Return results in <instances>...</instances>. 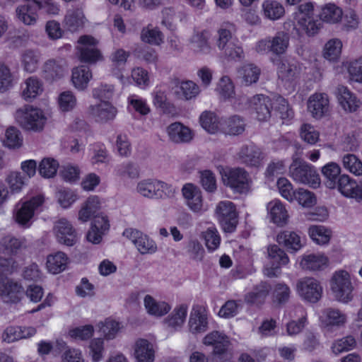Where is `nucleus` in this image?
Instances as JSON below:
<instances>
[{"label": "nucleus", "mask_w": 362, "mask_h": 362, "mask_svg": "<svg viewBox=\"0 0 362 362\" xmlns=\"http://www.w3.org/2000/svg\"><path fill=\"white\" fill-rule=\"evenodd\" d=\"M236 33V26L230 22L223 23L217 30L216 45L228 59L239 61L245 54L241 46L231 41L233 35Z\"/></svg>", "instance_id": "obj_1"}, {"label": "nucleus", "mask_w": 362, "mask_h": 362, "mask_svg": "<svg viewBox=\"0 0 362 362\" xmlns=\"http://www.w3.org/2000/svg\"><path fill=\"white\" fill-rule=\"evenodd\" d=\"M16 122L24 130L33 132H42L47 123L45 112L33 105H24L14 113Z\"/></svg>", "instance_id": "obj_2"}, {"label": "nucleus", "mask_w": 362, "mask_h": 362, "mask_svg": "<svg viewBox=\"0 0 362 362\" xmlns=\"http://www.w3.org/2000/svg\"><path fill=\"white\" fill-rule=\"evenodd\" d=\"M289 176L297 183L308 185L316 189L320 187L321 180L316 168L311 164L293 158L289 166Z\"/></svg>", "instance_id": "obj_3"}, {"label": "nucleus", "mask_w": 362, "mask_h": 362, "mask_svg": "<svg viewBox=\"0 0 362 362\" xmlns=\"http://www.w3.org/2000/svg\"><path fill=\"white\" fill-rule=\"evenodd\" d=\"M218 170L224 185L238 193H246L249 191L251 179L244 168L218 167Z\"/></svg>", "instance_id": "obj_4"}, {"label": "nucleus", "mask_w": 362, "mask_h": 362, "mask_svg": "<svg viewBox=\"0 0 362 362\" xmlns=\"http://www.w3.org/2000/svg\"><path fill=\"white\" fill-rule=\"evenodd\" d=\"M329 286L334 298L347 303L354 298V286L348 272L339 269L334 272L329 281Z\"/></svg>", "instance_id": "obj_5"}, {"label": "nucleus", "mask_w": 362, "mask_h": 362, "mask_svg": "<svg viewBox=\"0 0 362 362\" xmlns=\"http://www.w3.org/2000/svg\"><path fill=\"white\" fill-rule=\"evenodd\" d=\"M45 202L43 194H39L30 199L20 202L16 206L14 218L16 223L25 228L31 226L35 211L40 209Z\"/></svg>", "instance_id": "obj_6"}, {"label": "nucleus", "mask_w": 362, "mask_h": 362, "mask_svg": "<svg viewBox=\"0 0 362 362\" xmlns=\"http://www.w3.org/2000/svg\"><path fill=\"white\" fill-rule=\"evenodd\" d=\"M215 214L225 232L232 233L235 230L238 224V214L232 202H220L216 205Z\"/></svg>", "instance_id": "obj_7"}, {"label": "nucleus", "mask_w": 362, "mask_h": 362, "mask_svg": "<svg viewBox=\"0 0 362 362\" xmlns=\"http://www.w3.org/2000/svg\"><path fill=\"white\" fill-rule=\"evenodd\" d=\"M296 291L303 300L315 303L322 297V287L315 278L303 277L297 281Z\"/></svg>", "instance_id": "obj_8"}, {"label": "nucleus", "mask_w": 362, "mask_h": 362, "mask_svg": "<svg viewBox=\"0 0 362 362\" xmlns=\"http://www.w3.org/2000/svg\"><path fill=\"white\" fill-rule=\"evenodd\" d=\"M307 110L311 117L317 120L329 116L332 112L329 95L320 92L310 95L307 102Z\"/></svg>", "instance_id": "obj_9"}, {"label": "nucleus", "mask_w": 362, "mask_h": 362, "mask_svg": "<svg viewBox=\"0 0 362 362\" xmlns=\"http://www.w3.org/2000/svg\"><path fill=\"white\" fill-rule=\"evenodd\" d=\"M78 42L77 49L81 62L91 64L102 59L101 53L96 47L98 42L93 37L83 35L79 37Z\"/></svg>", "instance_id": "obj_10"}, {"label": "nucleus", "mask_w": 362, "mask_h": 362, "mask_svg": "<svg viewBox=\"0 0 362 362\" xmlns=\"http://www.w3.org/2000/svg\"><path fill=\"white\" fill-rule=\"evenodd\" d=\"M123 235L128 238L142 254H153L157 251V245L154 240L141 231L133 228H127Z\"/></svg>", "instance_id": "obj_11"}, {"label": "nucleus", "mask_w": 362, "mask_h": 362, "mask_svg": "<svg viewBox=\"0 0 362 362\" xmlns=\"http://www.w3.org/2000/svg\"><path fill=\"white\" fill-rule=\"evenodd\" d=\"M273 62L277 66L279 78L284 82L285 85L288 83L289 88H293L294 82L300 76V65L297 62H289L286 59H279Z\"/></svg>", "instance_id": "obj_12"}, {"label": "nucleus", "mask_w": 362, "mask_h": 362, "mask_svg": "<svg viewBox=\"0 0 362 362\" xmlns=\"http://www.w3.org/2000/svg\"><path fill=\"white\" fill-rule=\"evenodd\" d=\"M268 258L272 263V267L264 268V274L269 277L277 276L280 272L279 268L288 264L289 258L285 251L276 245H271L267 247Z\"/></svg>", "instance_id": "obj_13"}, {"label": "nucleus", "mask_w": 362, "mask_h": 362, "mask_svg": "<svg viewBox=\"0 0 362 362\" xmlns=\"http://www.w3.org/2000/svg\"><path fill=\"white\" fill-rule=\"evenodd\" d=\"M53 230L57 241L61 244L73 246L78 241L76 230L66 218H60L55 222Z\"/></svg>", "instance_id": "obj_14"}, {"label": "nucleus", "mask_w": 362, "mask_h": 362, "mask_svg": "<svg viewBox=\"0 0 362 362\" xmlns=\"http://www.w3.org/2000/svg\"><path fill=\"white\" fill-rule=\"evenodd\" d=\"M335 96L339 105L346 113L356 112L361 105L358 97L346 86H339Z\"/></svg>", "instance_id": "obj_15"}, {"label": "nucleus", "mask_w": 362, "mask_h": 362, "mask_svg": "<svg viewBox=\"0 0 362 362\" xmlns=\"http://www.w3.org/2000/svg\"><path fill=\"white\" fill-rule=\"evenodd\" d=\"M265 156L262 150L253 144L243 146L238 153V158L243 163L252 167L262 165Z\"/></svg>", "instance_id": "obj_16"}, {"label": "nucleus", "mask_w": 362, "mask_h": 362, "mask_svg": "<svg viewBox=\"0 0 362 362\" xmlns=\"http://www.w3.org/2000/svg\"><path fill=\"white\" fill-rule=\"evenodd\" d=\"M298 263L303 270L316 272L326 269L329 259L323 253L305 254L299 257Z\"/></svg>", "instance_id": "obj_17"}, {"label": "nucleus", "mask_w": 362, "mask_h": 362, "mask_svg": "<svg viewBox=\"0 0 362 362\" xmlns=\"http://www.w3.org/2000/svg\"><path fill=\"white\" fill-rule=\"evenodd\" d=\"M182 193L186 205L191 211L194 213H200L203 211V198L199 187L187 183L183 186Z\"/></svg>", "instance_id": "obj_18"}, {"label": "nucleus", "mask_w": 362, "mask_h": 362, "mask_svg": "<svg viewBox=\"0 0 362 362\" xmlns=\"http://www.w3.org/2000/svg\"><path fill=\"white\" fill-rule=\"evenodd\" d=\"M22 286L7 276H0V296L4 301L16 303L23 296Z\"/></svg>", "instance_id": "obj_19"}, {"label": "nucleus", "mask_w": 362, "mask_h": 362, "mask_svg": "<svg viewBox=\"0 0 362 362\" xmlns=\"http://www.w3.org/2000/svg\"><path fill=\"white\" fill-rule=\"evenodd\" d=\"M117 109L108 101H102L88 107V115L97 122H106L113 119L117 115Z\"/></svg>", "instance_id": "obj_20"}, {"label": "nucleus", "mask_w": 362, "mask_h": 362, "mask_svg": "<svg viewBox=\"0 0 362 362\" xmlns=\"http://www.w3.org/2000/svg\"><path fill=\"white\" fill-rule=\"evenodd\" d=\"M211 34L208 30H194L189 38L190 47L198 54H209L211 50Z\"/></svg>", "instance_id": "obj_21"}, {"label": "nucleus", "mask_w": 362, "mask_h": 362, "mask_svg": "<svg viewBox=\"0 0 362 362\" xmlns=\"http://www.w3.org/2000/svg\"><path fill=\"white\" fill-rule=\"evenodd\" d=\"M321 326L327 331L333 327L344 326L346 322V315L339 310L334 308H326L323 310L319 316Z\"/></svg>", "instance_id": "obj_22"}, {"label": "nucleus", "mask_w": 362, "mask_h": 362, "mask_svg": "<svg viewBox=\"0 0 362 362\" xmlns=\"http://www.w3.org/2000/svg\"><path fill=\"white\" fill-rule=\"evenodd\" d=\"M189 331L193 334H202L209 328V320L206 312L202 308H193L188 321Z\"/></svg>", "instance_id": "obj_23"}, {"label": "nucleus", "mask_w": 362, "mask_h": 362, "mask_svg": "<svg viewBox=\"0 0 362 362\" xmlns=\"http://www.w3.org/2000/svg\"><path fill=\"white\" fill-rule=\"evenodd\" d=\"M267 217L278 226H285L288 220V211L279 199H274L267 204Z\"/></svg>", "instance_id": "obj_24"}, {"label": "nucleus", "mask_w": 362, "mask_h": 362, "mask_svg": "<svg viewBox=\"0 0 362 362\" xmlns=\"http://www.w3.org/2000/svg\"><path fill=\"white\" fill-rule=\"evenodd\" d=\"M203 343L206 346H213L214 354L218 356L226 354L229 346L228 337L218 331L207 334L203 339Z\"/></svg>", "instance_id": "obj_25"}, {"label": "nucleus", "mask_w": 362, "mask_h": 362, "mask_svg": "<svg viewBox=\"0 0 362 362\" xmlns=\"http://www.w3.org/2000/svg\"><path fill=\"white\" fill-rule=\"evenodd\" d=\"M338 190L345 197L361 202L358 183L347 175H341L337 184Z\"/></svg>", "instance_id": "obj_26"}, {"label": "nucleus", "mask_w": 362, "mask_h": 362, "mask_svg": "<svg viewBox=\"0 0 362 362\" xmlns=\"http://www.w3.org/2000/svg\"><path fill=\"white\" fill-rule=\"evenodd\" d=\"M276 242L289 252L296 253L304 245L300 236L293 231L283 230L276 235Z\"/></svg>", "instance_id": "obj_27"}, {"label": "nucleus", "mask_w": 362, "mask_h": 362, "mask_svg": "<svg viewBox=\"0 0 362 362\" xmlns=\"http://www.w3.org/2000/svg\"><path fill=\"white\" fill-rule=\"evenodd\" d=\"M110 225L106 216H96L91 223L90 228L87 233L86 238L88 242L98 244L101 242L103 236L109 230Z\"/></svg>", "instance_id": "obj_28"}, {"label": "nucleus", "mask_w": 362, "mask_h": 362, "mask_svg": "<svg viewBox=\"0 0 362 362\" xmlns=\"http://www.w3.org/2000/svg\"><path fill=\"white\" fill-rule=\"evenodd\" d=\"M66 73V64L63 60L50 59L43 66V76L51 82L61 79Z\"/></svg>", "instance_id": "obj_29"}, {"label": "nucleus", "mask_w": 362, "mask_h": 362, "mask_svg": "<svg viewBox=\"0 0 362 362\" xmlns=\"http://www.w3.org/2000/svg\"><path fill=\"white\" fill-rule=\"evenodd\" d=\"M134 356L137 362H153L155 349L153 344L145 339H138L134 345Z\"/></svg>", "instance_id": "obj_30"}, {"label": "nucleus", "mask_w": 362, "mask_h": 362, "mask_svg": "<svg viewBox=\"0 0 362 362\" xmlns=\"http://www.w3.org/2000/svg\"><path fill=\"white\" fill-rule=\"evenodd\" d=\"M250 103L258 120L266 121L270 117L272 101L268 96L257 95L252 98Z\"/></svg>", "instance_id": "obj_31"}, {"label": "nucleus", "mask_w": 362, "mask_h": 362, "mask_svg": "<svg viewBox=\"0 0 362 362\" xmlns=\"http://www.w3.org/2000/svg\"><path fill=\"white\" fill-rule=\"evenodd\" d=\"M144 305L150 315L161 317L168 314L172 308L170 303L164 300H158L151 295L144 298Z\"/></svg>", "instance_id": "obj_32"}, {"label": "nucleus", "mask_w": 362, "mask_h": 362, "mask_svg": "<svg viewBox=\"0 0 362 362\" xmlns=\"http://www.w3.org/2000/svg\"><path fill=\"white\" fill-rule=\"evenodd\" d=\"M37 6L32 0H25V3L16 9V15L18 21L27 25L36 23L37 19Z\"/></svg>", "instance_id": "obj_33"}, {"label": "nucleus", "mask_w": 362, "mask_h": 362, "mask_svg": "<svg viewBox=\"0 0 362 362\" xmlns=\"http://www.w3.org/2000/svg\"><path fill=\"white\" fill-rule=\"evenodd\" d=\"M170 139L175 143H188L194 137L193 132L180 122H174L167 128Z\"/></svg>", "instance_id": "obj_34"}, {"label": "nucleus", "mask_w": 362, "mask_h": 362, "mask_svg": "<svg viewBox=\"0 0 362 362\" xmlns=\"http://www.w3.org/2000/svg\"><path fill=\"white\" fill-rule=\"evenodd\" d=\"M101 208V202L98 197L90 196L81 205L78 214V219L82 223L88 221L92 217L98 216L96 214Z\"/></svg>", "instance_id": "obj_35"}, {"label": "nucleus", "mask_w": 362, "mask_h": 362, "mask_svg": "<svg viewBox=\"0 0 362 362\" xmlns=\"http://www.w3.org/2000/svg\"><path fill=\"white\" fill-rule=\"evenodd\" d=\"M86 22V18L81 9L73 8L67 11L63 21L64 27L71 33L82 29Z\"/></svg>", "instance_id": "obj_36"}, {"label": "nucleus", "mask_w": 362, "mask_h": 362, "mask_svg": "<svg viewBox=\"0 0 362 362\" xmlns=\"http://www.w3.org/2000/svg\"><path fill=\"white\" fill-rule=\"evenodd\" d=\"M21 95L25 100L31 101L39 96L43 91L42 81L37 77L30 76L21 86Z\"/></svg>", "instance_id": "obj_37"}, {"label": "nucleus", "mask_w": 362, "mask_h": 362, "mask_svg": "<svg viewBox=\"0 0 362 362\" xmlns=\"http://www.w3.org/2000/svg\"><path fill=\"white\" fill-rule=\"evenodd\" d=\"M188 313V305L180 304L173 309V312L165 319V323L168 327L178 330L185 322Z\"/></svg>", "instance_id": "obj_38"}, {"label": "nucleus", "mask_w": 362, "mask_h": 362, "mask_svg": "<svg viewBox=\"0 0 362 362\" xmlns=\"http://www.w3.org/2000/svg\"><path fill=\"white\" fill-rule=\"evenodd\" d=\"M92 72L87 66L81 65L72 70L71 81L78 90H84L92 78Z\"/></svg>", "instance_id": "obj_39"}, {"label": "nucleus", "mask_w": 362, "mask_h": 362, "mask_svg": "<svg viewBox=\"0 0 362 362\" xmlns=\"http://www.w3.org/2000/svg\"><path fill=\"white\" fill-rule=\"evenodd\" d=\"M25 239L8 235L0 239V253L15 255L25 247Z\"/></svg>", "instance_id": "obj_40"}, {"label": "nucleus", "mask_w": 362, "mask_h": 362, "mask_svg": "<svg viewBox=\"0 0 362 362\" xmlns=\"http://www.w3.org/2000/svg\"><path fill=\"white\" fill-rule=\"evenodd\" d=\"M261 8L263 16L270 21H277L285 14L284 6L276 0L263 1Z\"/></svg>", "instance_id": "obj_41"}, {"label": "nucleus", "mask_w": 362, "mask_h": 362, "mask_svg": "<svg viewBox=\"0 0 362 362\" xmlns=\"http://www.w3.org/2000/svg\"><path fill=\"white\" fill-rule=\"evenodd\" d=\"M261 74L260 69L253 64H246L238 70V78L245 86H250L259 80Z\"/></svg>", "instance_id": "obj_42"}, {"label": "nucleus", "mask_w": 362, "mask_h": 362, "mask_svg": "<svg viewBox=\"0 0 362 362\" xmlns=\"http://www.w3.org/2000/svg\"><path fill=\"white\" fill-rule=\"evenodd\" d=\"M290 44L289 35L284 32H279L270 37V52L276 56L286 54Z\"/></svg>", "instance_id": "obj_43"}, {"label": "nucleus", "mask_w": 362, "mask_h": 362, "mask_svg": "<svg viewBox=\"0 0 362 362\" xmlns=\"http://www.w3.org/2000/svg\"><path fill=\"white\" fill-rule=\"evenodd\" d=\"M343 16L342 9L334 4H327L322 7L320 19L327 23L335 24L341 21Z\"/></svg>", "instance_id": "obj_44"}, {"label": "nucleus", "mask_w": 362, "mask_h": 362, "mask_svg": "<svg viewBox=\"0 0 362 362\" xmlns=\"http://www.w3.org/2000/svg\"><path fill=\"white\" fill-rule=\"evenodd\" d=\"M5 181L9 194H18L27 185L28 178L20 172L13 171L6 175Z\"/></svg>", "instance_id": "obj_45"}, {"label": "nucleus", "mask_w": 362, "mask_h": 362, "mask_svg": "<svg viewBox=\"0 0 362 362\" xmlns=\"http://www.w3.org/2000/svg\"><path fill=\"white\" fill-rule=\"evenodd\" d=\"M68 264V257L62 252H57L50 255L47 259V267L49 272L58 274L64 271Z\"/></svg>", "instance_id": "obj_46"}, {"label": "nucleus", "mask_w": 362, "mask_h": 362, "mask_svg": "<svg viewBox=\"0 0 362 362\" xmlns=\"http://www.w3.org/2000/svg\"><path fill=\"white\" fill-rule=\"evenodd\" d=\"M322 173L326 178L325 184L329 189H334L337 186L341 173L340 166L334 162H329L322 168Z\"/></svg>", "instance_id": "obj_47"}, {"label": "nucleus", "mask_w": 362, "mask_h": 362, "mask_svg": "<svg viewBox=\"0 0 362 362\" xmlns=\"http://www.w3.org/2000/svg\"><path fill=\"white\" fill-rule=\"evenodd\" d=\"M157 184L158 180L156 179L141 180L136 184V192L143 197L156 199Z\"/></svg>", "instance_id": "obj_48"}, {"label": "nucleus", "mask_w": 362, "mask_h": 362, "mask_svg": "<svg viewBox=\"0 0 362 362\" xmlns=\"http://www.w3.org/2000/svg\"><path fill=\"white\" fill-rule=\"evenodd\" d=\"M97 327L103 334V339L106 340L114 339L122 329L119 322L111 319H106L104 322H100L97 325Z\"/></svg>", "instance_id": "obj_49"}, {"label": "nucleus", "mask_w": 362, "mask_h": 362, "mask_svg": "<svg viewBox=\"0 0 362 362\" xmlns=\"http://www.w3.org/2000/svg\"><path fill=\"white\" fill-rule=\"evenodd\" d=\"M317 16L308 18H298L297 26L299 27L308 36H314L318 33L322 27V23L317 18Z\"/></svg>", "instance_id": "obj_50"}, {"label": "nucleus", "mask_w": 362, "mask_h": 362, "mask_svg": "<svg viewBox=\"0 0 362 362\" xmlns=\"http://www.w3.org/2000/svg\"><path fill=\"white\" fill-rule=\"evenodd\" d=\"M310 238L318 245H326L332 236L331 230L324 226H311L308 229Z\"/></svg>", "instance_id": "obj_51"}, {"label": "nucleus", "mask_w": 362, "mask_h": 362, "mask_svg": "<svg viewBox=\"0 0 362 362\" xmlns=\"http://www.w3.org/2000/svg\"><path fill=\"white\" fill-rule=\"evenodd\" d=\"M202 238L204 239L205 245L209 252L216 250L221 243V236L214 226L208 227L202 233Z\"/></svg>", "instance_id": "obj_52"}, {"label": "nucleus", "mask_w": 362, "mask_h": 362, "mask_svg": "<svg viewBox=\"0 0 362 362\" xmlns=\"http://www.w3.org/2000/svg\"><path fill=\"white\" fill-rule=\"evenodd\" d=\"M201 126L209 134H216L220 129V121L212 112L205 111L199 117Z\"/></svg>", "instance_id": "obj_53"}, {"label": "nucleus", "mask_w": 362, "mask_h": 362, "mask_svg": "<svg viewBox=\"0 0 362 362\" xmlns=\"http://www.w3.org/2000/svg\"><path fill=\"white\" fill-rule=\"evenodd\" d=\"M117 176L127 179H137L140 175L138 165L131 161H127L117 165L115 169Z\"/></svg>", "instance_id": "obj_54"}, {"label": "nucleus", "mask_w": 362, "mask_h": 362, "mask_svg": "<svg viewBox=\"0 0 362 362\" xmlns=\"http://www.w3.org/2000/svg\"><path fill=\"white\" fill-rule=\"evenodd\" d=\"M341 49L342 42L339 39H331L324 46L323 57L329 61H336L341 55Z\"/></svg>", "instance_id": "obj_55"}, {"label": "nucleus", "mask_w": 362, "mask_h": 362, "mask_svg": "<svg viewBox=\"0 0 362 362\" xmlns=\"http://www.w3.org/2000/svg\"><path fill=\"white\" fill-rule=\"evenodd\" d=\"M245 122L242 117L238 115L230 117L224 121L223 129L230 135H238L245 130Z\"/></svg>", "instance_id": "obj_56"}, {"label": "nucleus", "mask_w": 362, "mask_h": 362, "mask_svg": "<svg viewBox=\"0 0 362 362\" xmlns=\"http://www.w3.org/2000/svg\"><path fill=\"white\" fill-rule=\"evenodd\" d=\"M57 104L61 112H70L76 107L77 98L72 91L65 90L59 95Z\"/></svg>", "instance_id": "obj_57"}, {"label": "nucleus", "mask_w": 362, "mask_h": 362, "mask_svg": "<svg viewBox=\"0 0 362 362\" xmlns=\"http://www.w3.org/2000/svg\"><path fill=\"white\" fill-rule=\"evenodd\" d=\"M141 40L147 43L160 45L163 42V35L158 28L148 25L142 29Z\"/></svg>", "instance_id": "obj_58"}, {"label": "nucleus", "mask_w": 362, "mask_h": 362, "mask_svg": "<svg viewBox=\"0 0 362 362\" xmlns=\"http://www.w3.org/2000/svg\"><path fill=\"white\" fill-rule=\"evenodd\" d=\"M344 168L356 176H362V161L354 154H346L342 158Z\"/></svg>", "instance_id": "obj_59"}, {"label": "nucleus", "mask_w": 362, "mask_h": 362, "mask_svg": "<svg viewBox=\"0 0 362 362\" xmlns=\"http://www.w3.org/2000/svg\"><path fill=\"white\" fill-rule=\"evenodd\" d=\"M4 145L10 148H16L22 146L23 136L21 132L14 127H8L5 132Z\"/></svg>", "instance_id": "obj_60"}, {"label": "nucleus", "mask_w": 362, "mask_h": 362, "mask_svg": "<svg viewBox=\"0 0 362 362\" xmlns=\"http://www.w3.org/2000/svg\"><path fill=\"white\" fill-rule=\"evenodd\" d=\"M356 344L354 337L349 335L339 339L335 340L332 345V351L335 355H339L344 351L353 349Z\"/></svg>", "instance_id": "obj_61"}, {"label": "nucleus", "mask_w": 362, "mask_h": 362, "mask_svg": "<svg viewBox=\"0 0 362 362\" xmlns=\"http://www.w3.org/2000/svg\"><path fill=\"white\" fill-rule=\"evenodd\" d=\"M300 137L305 143L315 145L320 140V132L314 126L305 123L300 128Z\"/></svg>", "instance_id": "obj_62"}, {"label": "nucleus", "mask_w": 362, "mask_h": 362, "mask_svg": "<svg viewBox=\"0 0 362 362\" xmlns=\"http://www.w3.org/2000/svg\"><path fill=\"white\" fill-rule=\"evenodd\" d=\"M40 57L37 53L33 50H27L21 57V64L27 72H34L38 66Z\"/></svg>", "instance_id": "obj_63"}, {"label": "nucleus", "mask_w": 362, "mask_h": 362, "mask_svg": "<svg viewBox=\"0 0 362 362\" xmlns=\"http://www.w3.org/2000/svg\"><path fill=\"white\" fill-rule=\"evenodd\" d=\"M347 71L351 81L362 84V57L350 62Z\"/></svg>", "instance_id": "obj_64"}]
</instances>
